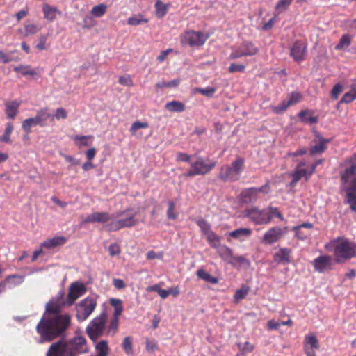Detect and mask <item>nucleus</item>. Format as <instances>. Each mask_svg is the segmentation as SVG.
Wrapping results in <instances>:
<instances>
[{
  "instance_id": "obj_1",
  "label": "nucleus",
  "mask_w": 356,
  "mask_h": 356,
  "mask_svg": "<svg viewBox=\"0 0 356 356\" xmlns=\"http://www.w3.org/2000/svg\"><path fill=\"white\" fill-rule=\"evenodd\" d=\"M65 292L60 290L52 298L45 307V312L36 326L37 332L40 335L39 343L51 341L60 337L70 324V316L60 314L62 307L69 306Z\"/></svg>"
},
{
  "instance_id": "obj_2",
  "label": "nucleus",
  "mask_w": 356,
  "mask_h": 356,
  "mask_svg": "<svg viewBox=\"0 0 356 356\" xmlns=\"http://www.w3.org/2000/svg\"><path fill=\"white\" fill-rule=\"evenodd\" d=\"M86 343V340L82 336L69 340L60 339L50 346L46 356H76L83 351Z\"/></svg>"
},
{
  "instance_id": "obj_3",
  "label": "nucleus",
  "mask_w": 356,
  "mask_h": 356,
  "mask_svg": "<svg viewBox=\"0 0 356 356\" xmlns=\"http://www.w3.org/2000/svg\"><path fill=\"white\" fill-rule=\"evenodd\" d=\"M245 168V159L237 157L230 164L220 167L218 178L225 183H233L238 181Z\"/></svg>"
},
{
  "instance_id": "obj_4",
  "label": "nucleus",
  "mask_w": 356,
  "mask_h": 356,
  "mask_svg": "<svg viewBox=\"0 0 356 356\" xmlns=\"http://www.w3.org/2000/svg\"><path fill=\"white\" fill-rule=\"evenodd\" d=\"M194 160L191 163V168L188 170L184 175L186 177L195 176H204L209 174L217 165V161L209 157L204 158L194 154Z\"/></svg>"
},
{
  "instance_id": "obj_5",
  "label": "nucleus",
  "mask_w": 356,
  "mask_h": 356,
  "mask_svg": "<svg viewBox=\"0 0 356 356\" xmlns=\"http://www.w3.org/2000/svg\"><path fill=\"white\" fill-rule=\"evenodd\" d=\"M135 216L136 213L131 212L130 209L113 213V220L106 225V229L108 232H115L133 227L138 223Z\"/></svg>"
},
{
  "instance_id": "obj_6",
  "label": "nucleus",
  "mask_w": 356,
  "mask_h": 356,
  "mask_svg": "<svg viewBox=\"0 0 356 356\" xmlns=\"http://www.w3.org/2000/svg\"><path fill=\"white\" fill-rule=\"evenodd\" d=\"M209 33L194 30H186L180 35V44L182 47H197L203 46L209 38Z\"/></svg>"
},
{
  "instance_id": "obj_7",
  "label": "nucleus",
  "mask_w": 356,
  "mask_h": 356,
  "mask_svg": "<svg viewBox=\"0 0 356 356\" xmlns=\"http://www.w3.org/2000/svg\"><path fill=\"white\" fill-rule=\"evenodd\" d=\"M355 248L356 243L347 240L337 243L333 251L336 263L343 264L352 258H356Z\"/></svg>"
},
{
  "instance_id": "obj_8",
  "label": "nucleus",
  "mask_w": 356,
  "mask_h": 356,
  "mask_svg": "<svg viewBox=\"0 0 356 356\" xmlns=\"http://www.w3.org/2000/svg\"><path fill=\"white\" fill-rule=\"evenodd\" d=\"M232 51L229 58L236 60L243 56H252L258 53V48L255 44L249 40L242 42L238 46L231 47Z\"/></svg>"
},
{
  "instance_id": "obj_9",
  "label": "nucleus",
  "mask_w": 356,
  "mask_h": 356,
  "mask_svg": "<svg viewBox=\"0 0 356 356\" xmlns=\"http://www.w3.org/2000/svg\"><path fill=\"white\" fill-rule=\"evenodd\" d=\"M106 322V314L102 313L93 318L86 327V332L90 339L95 341L102 335Z\"/></svg>"
},
{
  "instance_id": "obj_10",
  "label": "nucleus",
  "mask_w": 356,
  "mask_h": 356,
  "mask_svg": "<svg viewBox=\"0 0 356 356\" xmlns=\"http://www.w3.org/2000/svg\"><path fill=\"white\" fill-rule=\"evenodd\" d=\"M97 306V301L92 297H87L76 305V318L79 321L86 320Z\"/></svg>"
},
{
  "instance_id": "obj_11",
  "label": "nucleus",
  "mask_w": 356,
  "mask_h": 356,
  "mask_svg": "<svg viewBox=\"0 0 356 356\" xmlns=\"http://www.w3.org/2000/svg\"><path fill=\"white\" fill-rule=\"evenodd\" d=\"M244 216L248 218L256 225H266L270 222L266 209L259 210L257 207L246 209L244 211Z\"/></svg>"
},
{
  "instance_id": "obj_12",
  "label": "nucleus",
  "mask_w": 356,
  "mask_h": 356,
  "mask_svg": "<svg viewBox=\"0 0 356 356\" xmlns=\"http://www.w3.org/2000/svg\"><path fill=\"white\" fill-rule=\"evenodd\" d=\"M86 286L81 282H72L69 286V291L67 295V304L72 305L74 302L86 292Z\"/></svg>"
},
{
  "instance_id": "obj_13",
  "label": "nucleus",
  "mask_w": 356,
  "mask_h": 356,
  "mask_svg": "<svg viewBox=\"0 0 356 356\" xmlns=\"http://www.w3.org/2000/svg\"><path fill=\"white\" fill-rule=\"evenodd\" d=\"M316 272L324 273L332 269V259L328 254H321L312 261Z\"/></svg>"
},
{
  "instance_id": "obj_14",
  "label": "nucleus",
  "mask_w": 356,
  "mask_h": 356,
  "mask_svg": "<svg viewBox=\"0 0 356 356\" xmlns=\"http://www.w3.org/2000/svg\"><path fill=\"white\" fill-rule=\"evenodd\" d=\"M331 142V139L323 138L319 133L315 132V138L313 140L314 143L309 148V154L311 156H315L321 154L327 148V145Z\"/></svg>"
},
{
  "instance_id": "obj_15",
  "label": "nucleus",
  "mask_w": 356,
  "mask_h": 356,
  "mask_svg": "<svg viewBox=\"0 0 356 356\" xmlns=\"http://www.w3.org/2000/svg\"><path fill=\"white\" fill-rule=\"evenodd\" d=\"M307 44L299 40L296 41L290 47V56L297 63L305 60L307 53Z\"/></svg>"
},
{
  "instance_id": "obj_16",
  "label": "nucleus",
  "mask_w": 356,
  "mask_h": 356,
  "mask_svg": "<svg viewBox=\"0 0 356 356\" xmlns=\"http://www.w3.org/2000/svg\"><path fill=\"white\" fill-rule=\"evenodd\" d=\"M113 213L110 214L108 212H93L88 215L82 223H106L113 220Z\"/></svg>"
},
{
  "instance_id": "obj_17",
  "label": "nucleus",
  "mask_w": 356,
  "mask_h": 356,
  "mask_svg": "<svg viewBox=\"0 0 356 356\" xmlns=\"http://www.w3.org/2000/svg\"><path fill=\"white\" fill-rule=\"evenodd\" d=\"M283 236V230L280 227L269 229L263 236L262 243L272 245L276 243Z\"/></svg>"
},
{
  "instance_id": "obj_18",
  "label": "nucleus",
  "mask_w": 356,
  "mask_h": 356,
  "mask_svg": "<svg viewBox=\"0 0 356 356\" xmlns=\"http://www.w3.org/2000/svg\"><path fill=\"white\" fill-rule=\"evenodd\" d=\"M292 250L288 248H280L279 252L273 255V259L278 264L286 265L291 262V254Z\"/></svg>"
},
{
  "instance_id": "obj_19",
  "label": "nucleus",
  "mask_w": 356,
  "mask_h": 356,
  "mask_svg": "<svg viewBox=\"0 0 356 356\" xmlns=\"http://www.w3.org/2000/svg\"><path fill=\"white\" fill-rule=\"evenodd\" d=\"M241 201L243 203L254 202L257 200V195L254 191V187L243 190L240 193Z\"/></svg>"
},
{
  "instance_id": "obj_20",
  "label": "nucleus",
  "mask_w": 356,
  "mask_h": 356,
  "mask_svg": "<svg viewBox=\"0 0 356 356\" xmlns=\"http://www.w3.org/2000/svg\"><path fill=\"white\" fill-rule=\"evenodd\" d=\"M67 238L65 236H56L48 239L42 243V247L47 249H53L65 243Z\"/></svg>"
},
{
  "instance_id": "obj_21",
  "label": "nucleus",
  "mask_w": 356,
  "mask_h": 356,
  "mask_svg": "<svg viewBox=\"0 0 356 356\" xmlns=\"http://www.w3.org/2000/svg\"><path fill=\"white\" fill-rule=\"evenodd\" d=\"M218 248V252L222 259L228 264L234 266L232 261V258H234L232 250L226 245H220Z\"/></svg>"
},
{
  "instance_id": "obj_22",
  "label": "nucleus",
  "mask_w": 356,
  "mask_h": 356,
  "mask_svg": "<svg viewBox=\"0 0 356 356\" xmlns=\"http://www.w3.org/2000/svg\"><path fill=\"white\" fill-rule=\"evenodd\" d=\"M252 231L249 228H238L229 233V236L240 241H244L251 235Z\"/></svg>"
},
{
  "instance_id": "obj_23",
  "label": "nucleus",
  "mask_w": 356,
  "mask_h": 356,
  "mask_svg": "<svg viewBox=\"0 0 356 356\" xmlns=\"http://www.w3.org/2000/svg\"><path fill=\"white\" fill-rule=\"evenodd\" d=\"M341 181L343 184V191L356 194V175L354 177H350Z\"/></svg>"
},
{
  "instance_id": "obj_24",
  "label": "nucleus",
  "mask_w": 356,
  "mask_h": 356,
  "mask_svg": "<svg viewBox=\"0 0 356 356\" xmlns=\"http://www.w3.org/2000/svg\"><path fill=\"white\" fill-rule=\"evenodd\" d=\"M165 108L170 112L181 113L185 110V105L179 101L173 100L167 102Z\"/></svg>"
},
{
  "instance_id": "obj_25",
  "label": "nucleus",
  "mask_w": 356,
  "mask_h": 356,
  "mask_svg": "<svg viewBox=\"0 0 356 356\" xmlns=\"http://www.w3.org/2000/svg\"><path fill=\"white\" fill-rule=\"evenodd\" d=\"M19 103L13 101L6 104V114L8 118L13 119L18 111Z\"/></svg>"
},
{
  "instance_id": "obj_26",
  "label": "nucleus",
  "mask_w": 356,
  "mask_h": 356,
  "mask_svg": "<svg viewBox=\"0 0 356 356\" xmlns=\"http://www.w3.org/2000/svg\"><path fill=\"white\" fill-rule=\"evenodd\" d=\"M44 17L48 21L52 22L56 17V15L58 13V10L55 7H52L49 4H44L42 8Z\"/></svg>"
},
{
  "instance_id": "obj_27",
  "label": "nucleus",
  "mask_w": 356,
  "mask_h": 356,
  "mask_svg": "<svg viewBox=\"0 0 356 356\" xmlns=\"http://www.w3.org/2000/svg\"><path fill=\"white\" fill-rule=\"evenodd\" d=\"M24 280L23 276H18L17 275H9L6 277V280L1 283L0 285L4 286L6 284H9V287L13 288L19 285Z\"/></svg>"
},
{
  "instance_id": "obj_28",
  "label": "nucleus",
  "mask_w": 356,
  "mask_h": 356,
  "mask_svg": "<svg viewBox=\"0 0 356 356\" xmlns=\"http://www.w3.org/2000/svg\"><path fill=\"white\" fill-rule=\"evenodd\" d=\"M156 15L158 18H163L167 13L169 6L163 3L161 0H157L155 3Z\"/></svg>"
},
{
  "instance_id": "obj_29",
  "label": "nucleus",
  "mask_w": 356,
  "mask_h": 356,
  "mask_svg": "<svg viewBox=\"0 0 356 356\" xmlns=\"http://www.w3.org/2000/svg\"><path fill=\"white\" fill-rule=\"evenodd\" d=\"M109 303L114 308L113 316H120L123 311L122 301L119 298H111Z\"/></svg>"
},
{
  "instance_id": "obj_30",
  "label": "nucleus",
  "mask_w": 356,
  "mask_h": 356,
  "mask_svg": "<svg viewBox=\"0 0 356 356\" xmlns=\"http://www.w3.org/2000/svg\"><path fill=\"white\" fill-rule=\"evenodd\" d=\"M196 274L200 279L203 280L211 284H217L218 282V279L217 277L212 276L203 269H199Z\"/></svg>"
},
{
  "instance_id": "obj_31",
  "label": "nucleus",
  "mask_w": 356,
  "mask_h": 356,
  "mask_svg": "<svg viewBox=\"0 0 356 356\" xmlns=\"http://www.w3.org/2000/svg\"><path fill=\"white\" fill-rule=\"evenodd\" d=\"M250 291V287L247 284H243L241 287L237 289L234 295V302H238L243 299H244L248 295Z\"/></svg>"
},
{
  "instance_id": "obj_32",
  "label": "nucleus",
  "mask_w": 356,
  "mask_h": 356,
  "mask_svg": "<svg viewBox=\"0 0 356 356\" xmlns=\"http://www.w3.org/2000/svg\"><path fill=\"white\" fill-rule=\"evenodd\" d=\"M205 236L211 248L217 249L220 246V237L213 231L209 232Z\"/></svg>"
},
{
  "instance_id": "obj_33",
  "label": "nucleus",
  "mask_w": 356,
  "mask_h": 356,
  "mask_svg": "<svg viewBox=\"0 0 356 356\" xmlns=\"http://www.w3.org/2000/svg\"><path fill=\"white\" fill-rule=\"evenodd\" d=\"M95 348L97 351V355L96 356H108V346L106 340H102L98 342L95 346Z\"/></svg>"
},
{
  "instance_id": "obj_34",
  "label": "nucleus",
  "mask_w": 356,
  "mask_h": 356,
  "mask_svg": "<svg viewBox=\"0 0 356 356\" xmlns=\"http://www.w3.org/2000/svg\"><path fill=\"white\" fill-rule=\"evenodd\" d=\"M14 71L20 72L23 76H35L36 71L31 69L29 65H19L14 67Z\"/></svg>"
},
{
  "instance_id": "obj_35",
  "label": "nucleus",
  "mask_w": 356,
  "mask_h": 356,
  "mask_svg": "<svg viewBox=\"0 0 356 356\" xmlns=\"http://www.w3.org/2000/svg\"><path fill=\"white\" fill-rule=\"evenodd\" d=\"M344 203L349 205L352 211L356 213V194L346 193Z\"/></svg>"
},
{
  "instance_id": "obj_36",
  "label": "nucleus",
  "mask_w": 356,
  "mask_h": 356,
  "mask_svg": "<svg viewBox=\"0 0 356 356\" xmlns=\"http://www.w3.org/2000/svg\"><path fill=\"white\" fill-rule=\"evenodd\" d=\"M181 82V79L179 78L173 79L170 81H159L156 84V87L158 88H176L177 87Z\"/></svg>"
},
{
  "instance_id": "obj_37",
  "label": "nucleus",
  "mask_w": 356,
  "mask_h": 356,
  "mask_svg": "<svg viewBox=\"0 0 356 356\" xmlns=\"http://www.w3.org/2000/svg\"><path fill=\"white\" fill-rule=\"evenodd\" d=\"M92 139L93 136H76L74 138V143L76 146L79 147H88L90 145V143L88 142V139Z\"/></svg>"
},
{
  "instance_id": "obj_38",
  "label": "nucleus",
  "mask_w": 356,
  "mask_h": 356,
  "mask_svg": "<svg viewBox=\"0 0 356 356\" xmlns=\"http://www.w3.org/2000/svg\"><path fill=\"white\" fill-rule=\"evenodd\" d=\"M266 211L268 213V216L270 218V222L271 221L272 218L273 217H276L282 221H286L285 218H284L283 215L280 212L278 209L277 207H268L266 208Z\"/></svg>"
},
{
  "instance_id": "obj_39",
  "label": "nucleus",
  "mask_w": 356,
  "mask_h": 356,
  "mask_svg": "<svg viewBox=\"0 0 356 356\" xmlns=\"http://www.w3.org/2000/svg\"><path fill=\"white\" fill-rule=\"evenodd\" d=\"M106 8L104 3L95 6L91 10V14L95 17H101L106 13Z\"/></svg>"
},
{
  "instance_id": "obj_40",
  "label": "nucleus",
  "mask_w": 356,
  "mask_h": 356,
  "mask_svg": "<svg viewBox=\"0 0 356 356\" xmlns=\"http://www.w3.org/2000/svg\"><path fill=\"white\" fill-rule=\"evenodd\" d=\"M356 165L352 163L348 168H346L344 171L341 174V181L344 179H349L350 177H354L356 176Z\"/></svg>"
},
{
  "instance_id": "obj_41",
  "label": "nucleus",
  "mask_w": 356,
  "mask_h": 356,
  "mask_svg": "<svg viewBox=\"0 0 356 356\" xmlns=\"http://www.w3.org/2000/svg\"><path fill=\"white\" fill-rule=\"evenodd\" d=\"M291 178H295L298 181L304 177L306 181L309 180L307 177V169L295 168L294 171L290 175Z\"/></svg>"
},
{
  "instance_id": "obj_42",
  "label": "nucleus",
  "mask_w": 356,
  "mask_h": 356,
  "mask_svg": "<svg viewBox=\"0 0 356 356\" xmlns=\"http://www.w3.org/2000/svg\"><path fill=\"white\" fill-rule=\"evenodd\" d=\"M13 130V126L11 122H8L6 126L4 133L0 136V141L8 143L10 142V134Z\"/></svg>"
},
{
  "instance_id": "obj_43",
  "label": "nucleus",
  "mask_w": 356,
  "mask_h": 356,
  "mask_svg": "<svg viewBox=\"0 0 356 356\" xmlns=\"http://www.w3.org/2000/svg\"><path fill=\"white\" fill-rule=\"evenodd\" d=\"M289 106H290L286 99H284L277 106H273L272 111L274 113L280 115L282 114Z\"/></svg>"
},
{
  "instance_id": "obj_44",
  "label": "nucleus",
  "mask_w": 356,
  "mask_h": 356,
  "mask_svg": "<svg viewBox=\"0 0 356 356\" xmlns=\"http://www.w3.org/2000/svg\"><path fill=\"white\" fill-rule=\"evenodd\" d=\"M37 123L35 122L33 118L25 119L22 122V128L27 134L31 132V128L37 126Z\"/></svg>"
},
{
  "instance_id": "obj_45",
  "label": "nucleus",
  "mask_w": 356,
  "mask_h": 356,
  "mask_svg": "<svg viewBox=\"0 0 356 356\" xmlns=\"http://www.w3.org/2000/svg\"><path fill=\"white\" fill-rule=\"evenodd\" d=\"M195 91L207 97H212L216 91L214 87L207 86L206 88H197Z\"/></svg>"
},
{
  "instance_id": "obj_46",
  "label": "nucleus",
  "mask_w": 356,
  "mask_h": 356,
  "mask_svg": "<svg viewBox=\"0 0 356 356\" xmlns=\"http://www.w3.org/2000/svg\"><path fill=\"white\" fill-rule=\"evenodd\" d=\"M356 99V90L353 89L346 92L340 100L341 104H348Z\"/></svg>"
},
{
  "instance_id": "obj_47",
  "label": "nucleus",
  "mask_w": 356,
  "mask_h": 356,
  "mask_svg": "<svg viewBox=\"0 0 356 356\" xmlns=\"http://www.w3.org/2000/svg\"><path fill=\"white\" fill-rule=\"evenodd\" d=\"M196 223L198 225V227L200 228L202 232L203 233V234L204 236L207 235L209 232H212V230L211 229V225L204 219L200 218L197 220Z\"/></svg>"
},
{
  "instance_id": "obj_48",
  "label": "nucleus",
  "mask_w": 356,
  "mask_h": 356,
  "mask_svg": "<svg viewBox=\"0 0 356 356\" xmlns=\"http://www.w3.org/2000/svg\"><path fill=\"white\" fill-rule=\"evenodd\" d=\"M305 342H306V345L305 347H307V346H309L310 347L308 348L309 349H312V350H314L315 348H318L319 347V345H318V341L317 339V338L314 336V335H311V336H306L305 337Z\"/></svg>"
},
{
  "instance_id": "obj_49",
  "label": "nucleus",
  "mask_w": 356,
  "mask_h": 356,
  "mask_svg": "<svg viewBox=\"0 0 356 356\" xmlns=\"http://www.w3.org/2000/svg\"><path fill=\"white\" fill-rule=\"evenodd\" d=\"M194 158L193 155H189L186 153L179 152L176 154V160L179 162H186L188 163L191 165V163H192V159Z\"/></svg>"
},
{
  "instance_id": "obj_50",
  "label": "nucleus",
  "mask_w": 356,
  "mask_h": 356,
  "mask_svg": "<svg viewBox=\"0 0 356 356\" xmlns=\"http://www.w3.org/2000/svg\"><path fill=\"white\" fill-rule=\"evenodd\" d=\"M122 347L127 355H131L133 353L132 341L130 337H126L124 339L122 343Z\"/></svg>"
},
{
  "instance_id": "obj_51",
  "label": "nucleus",
  "mask_w": 356,
  "mask_h": 356,
  "mask_svg": "<svg viewBox=\"0 0 356 356\" xmlns=\"http://www.w3.org/2000/svg\"><path fill=\"white\" fill-rule=\"evenodd\" d=\"M168 204V208L167 212H166L168 218L170 220L177 219L178 217V214L174 211L175 207V203L172 201H169Z\"/></svg>"
},
{
  "instance_id": "obj_52",
  "label": "nucleus",
  "mask_w": 356,
  "mask_h": 356,
  "mask_svg": "<svg viewBox=\"0 0 356 356\" xmlns=\"http://www.w3.org/2000/svg\"><path fill=\"white\" fill-rule=\"evenodd\" d=\"M67 118V112L63 108H58L56 110L54 115H51V120L54 118L59 120L60 119H66Z\"/></svg>"
},
{
  "instance_id": "obj_53",
  "label": "nucleus",
  "mask_w": 356,
  "mask_h": 356,
  "mask_svg": "<svg viewBox=\"0 0 356 356\" xmlns=\"http://www.w3.org/2000/svg\"><path fill=\"white\" fill-rule=\"evenodd\" d=\"M301 95L298 92H292L289 95V99H286L289 106L294 105L300 102Z\"/></svg>"
},
{
  "instance_id": "obj_54",
  "label": "nucleus",
  "mask_w": 356,
  "mask_h": 356,
  "mask_svg": "<svg viewBox=\"0 0 356 356\" xmlns=\"http://www.w3.org/2000/svg\"><path fill=\"white\" fill-rule=\"evenodd\" d=\"M36 115H38L45 123L47 119L50 118H51V115L49 113V108L47 107L38 110Z\"/></svg>"
},
{
  "instance_id": "obj_55",
  "label": "nucleus",
  "mask_w": 356,
  "mask_h": 356,
  "mask_svg": "<svg viewBox=\"0 0 356 356\" xmlns=\"http://www.w3.org/2000/svg\"><path fill=\"white\" fill-rule=\"evenodd\" d=\"M292 1L293 0H279L275 6V9L279 12H282L286 10Z\"/></svg>"
},
{
  "instance_id": "obj_56",
  "label": "nucleus",
  "mask_w": 356,
  "mask_h": 356,
  "mask_svg": "<svg viewBox=\"0 0 356 356\" xmlns=\"http://www.w3.org/2000/svg\"><path fill=\"white\" fill-rule=\"evenodd\" d=\"M245 66L243 64H236V63H232L229 68L228 72L231 74L235 73V72H243L245 71Z\"/></svg>"
},
{
  "instance_id": "obj_57",
  "label": "nucleus",
  "mask_w": 356,
  "mask_h": 356,
  "mask_svg": "<svg viewBox=\"0 0 356 356\" xmlns=\"http://www.w3.org/2000/svg\"><path fill=\"white\" fill-rule=\"evenodd\" d=\"M238 348L242 351L243 354L245 353H250L254 350V346L252 345L249 341H245L243 344L237 343Z\"/></svg>"
},
{
  "instance_id": "obj_58",
  "label": "nucleus",
  "mask_w": 356,
  "mask_h": 356,
  "mask_svg": "<svg viewBox=\"0 0 356 356\" xmlns=\"http://www.w3.org/2000/svg\"><path fill=\"white\" fill-rule=\"evenodd\" d=\"M143 22H147V19L140 17H131L127 20V24L131 26H137Z\"/></svg>"
},
{
  "instance_id": "obj_59",
  "label": "nucleus",
  "mask_w": 356,
  "mask_h": 356,
  "mask_svg": "<svg viewBox=\"0 0 356 356\" xmlns=\"http://www.w3.org/2000/svg\"><path fill=\"white\" fill-rule=\"evenodd\" d=\"M343 86L339 83H336L331 91V96L333 99H337L339 95L342 92Z\"/></svg>"
},
{
  "instance_id": "obj_60",
  "label": "nucleus",
  "mask_w": 356,
  "mask_h": 356,
  "mask_svg": "<svg viewBox=\"0 0 356 356\" xmlns=\"http://www.w3.org/2000/svg\"><path fill=\"white\" fill-rule=\"evenodd\" d=\"M350 40L349 36L347 35H344L341 38L339 42L337 45L336 48L337 49H340L343 48L344 47H347L350 45Z\"/></svg>"
},
{
  "instance_id": "obj_61",
  "label": "nucleus",
  "mask_w": 356,
  "mask_h": 356,
  "mask_svg": "<svg viewBox=\"0 0 356 356\" xmlns=\"http://www.w3.org/2000/svg\"><path fill=\"white\" fill-rule=\"evenodd\" d=\"M292 230L295 232V236L299 240L304 241L308 236L307 234L300 230V227L293 226Z\"/></svg>"
},
{
  "instance_id": "obj_62",
  "label": "nucleus",
  "mask_w": 356,
  "mask_h": 356,
  "mask_svg": "<svg viewBox=\"0 0 356 356\" xmlns=\"http://www.w3.org/2000/svg\"><path fill=\"white\" fill-rule=\"evenodd\" d=\"M147 127H148V124L147 122H142L136 121L132 124V125L130 128V131L132 134H134L136 130H138L139 129H145V128H147Z\"/></svg>"
},
{
  "instance_id": "obj_63",
  "label": "nucleus",
  "mask_w": 356,
  "mask_h": 356,
  "mask_svg": "<svg viewBox=\"0 0 356 356\" xmlns=\"http://www.w3.org/2000/svg\"><path fill=\"white\" fill-rule=\"evenodd\" d=\"M118 82L120 84L124 86H132L133 81L129 75L126 74L122 76H120L118 79Z\"/></svg>"
},
{
  "instance_id": "obj_64",
  "label": "nucleus",
  "mask_w": 356,
  "mask_h": 356,
  "mask_svg": "<svg viewBox=\"0 0 356 356\" xmlns=\"http://www.w3.org/2000/svg\"><path fill=\"white\" fill-rule=\"evenodd\" d=\"M108 252L112 257L118 255L120 253V248L119 245L116 243L110 244L108 246Z\"/></svg>"
}]
</instances>
